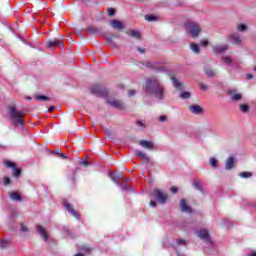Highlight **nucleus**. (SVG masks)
I'll return each instance as SVG.
<instances>
[{"label":"nucleus","mask_w":256,"mask_h":256,"mask_svg":"<svg viewBox=\"0 0 256 256\" xmlns=\"http://www.w3.org/2000/svg\"><path fill=\"white\" fill-rule=\"evenodd\" d=\"M142 89L146 95H153L156 99H159V101L165 99V88L161 80L155 76L146 78Z\"/></svg>","instance_id":"f257e3e1"},{"label":"nucleus","mask_w":256,"mask_h":256,"mask_svg":"<svg viewBox=\"0 0 256 256\" xmlns=\"http://www.w3.org/2000/svg\"><path fill=\"white\" fill-rule=\"evenodd\" d=\"M8 115L14 127H19V125H25V120H23V113H21V111H18L15 106L8 107Z\"/></svg>","instance_id":"f03ea898"},{"label":"nucleus","mask_w":256,"mask_h":256,"mask_svg":"<svg viewBox=\"0 0 256 256\" xmlns=\"http://www.w3.org/2000/svg\"><path fill=\"white\" fill-rule=\"evenodd\" d=\"M184 25L186 27L187 35H190L192 39H197L201 34V26L198 23L188 21Z\"/></svg>","instance_id":"7ed1b4c3"},{"label":"nucleus","mask_w":256,"mask_h":256,"mask_svg":"<svg viewBox=\"0 0 256 256\" xmlns=\"http://www.w3.org/2000/svg\"><path fill=\"white\" fill-rule=\"evenodd\" d=\"M143 67H147V69H152L153 71H165V66H161L159 62H151L147 61L142 63Z\"/></svg>","instance_id":"20e7f679"},{"label":"nucleus","mask_w":256,"mask_h":256,"mask_svg":"<svg viewBox=\"0 0 256 256\" xmlns=\"http://www.w3.org/2000/svg\"><path fill=\"white\" fill-rule=\"evenodd\" d=\"M153 196L155 197V199H157L160 205H165L167 203V196L165 193H163V191L154 190Z\"/></svg>","instance_id":"39448f33"},{"label":"nucleus","mask_w":256,"mask_h":256,"mask_svg":"<svg viewBox=\"0 0 256 256\" xmlns=\"http://www.w3.org/2000/svg\"><path fill=\"white\" fill-rule=\"evenodd\" d=\"M197 235L199 237V239H202L203 241H205V243H207L208 245H211V236H209V231H207L206 229H200L197 232Z\"/></svg>","instance_id":"423d86ee"},{"label":"nucleus","mask_w":256,"mask_h":256,"mask_svg":"<svg viewBox=\"0 0 256 256\" xmlns=\"http://www.w3.org/2000/svg\"><path fill=\"white\" fill-rule=\"evenodd\" d=\"M226 93L230 96L231 101H241V99H243V95L241 93H237V89L227 90Z\"/></svg>","instance_id":"0eeeda50"},{"label":"nucleus","mask_w":256,"mask_h":256,"mask_svg":"<svg viewBox=\"0 0 256 256\" xmlns=\"http://www.w3.org/2000/svg\"><path fill=\"white\" fill-rule=\"evenodd\" d=\"M64 207H65L66 211L69 213V215H72V217H75V219H77V221H79V219H80L79 212H77V210L73 209V206H71V204H69L68 202H64Z\"/></svg>","instance_id":"6e6552de"},{"label":"nucleus","mask_w":256,"mask_h":256,"mask_svg":"<svg viewBox=\"0 0 256 256\" xmlns=\"http://www.w3.org/2000/svg\"><path fill=\"white\" fill-rule=\"evenodd\" d=\"M109 25L112 27V29H116L117 31H122V29H125V24L117 19L110 20Z\"/></svg>","instance_id":"1a4fd4ad"},{"label":"nucleus","mask_w":256,"mask_h":256,"mask_svg":"<svg viewBox=\"0 0 256 256\" xmlns=\"http://www.w3.org/2000/svg\"><path fill=\"white\" fill-rule=\"evenodd\" d=\"M36 231L39 233V235H41L42 239H44V241L47 243V241L49 240V236L47 235V230L43 226L38 225L36 226Z\"/></svg>","instance_id":"9d476101"},{"label":"nucleus","mask_w":256,"mask_h":256,"mask_svg":"<svg viewBox=\"0 0 256 256\" xmlns=\"http://www.w3.org/2000/svg\"><path fill=\"white\" fill-rule=\"evenodd\" d=\"M213 52L216 53V55H219V53H225L227 49H229V45L223 44V45H217L212 47Z\"/></svg>","instance_id":"9b49d317"},{"label":"nucleus","mask_w":256,"mask_h":256,"mask_svg":"<svg viewBox=\"0 0 256 256\" xmlns=\"http://www.w3.org/2000/svg\"><path fill=\"white\" fill-rule=\"evenodd\" d=\"M235 167V158L233 156H229L226 160L225 169L226 171H231Z\"/></svg>","instance_id":"f8f14e48"},{"label":"nucleus","mask_w":256,"mask_h":256,"mask_svg":"<svg viewBox=\"0 0 256 256\" xmlns=\"http://www.w3.org/2000/svg\"><path fill=\"white\" fill-rule=\"evenodd\" d=\"M189 109L193 115H202L203 113V108L199 105H191Z\"/></svg>","instance_id":"ddd939ff"},{"label":"nucleus","mask_w":256,"mask_h":256,"mask_svg":"<svg viewBox=\"0 0 256 256\" xmlns=\"http://www.w3.org/2000/svg\"><path fill=\"white\" fill-rule=\"evenodd\" d=\"M180 207H181V211L183 213H192V210H191L190 206L187 205V201H185V199H182L180 201Z\"/></svg>","instance_id":"4468645a"},{"label":"nucleus","mask_w":256,"mask_h":256,"mask_svg":"<svg viewBox=\"0 0 256 256\" xmlns=\"http://www.w3.org/2000/svg\"><path fill=\"white\" fill-rule=\"evenodd\" d=\"M57 45H58V47H63V41H61V40H50L47 43L48 49H53V47H57Z\"/></svg>","instance_id":"2eb2a0df"},{"label":"nucleus","mask_w":256,"mask_h":256,"mask_svg":"<svg viewBox=\"0 0 256 256\" xmlns=\"http://www.w3.org/2000/svg\"><path fill=\"white\" fill-rule=\"evenodd\" d=\"M92 95H97V97H103V88L100 86H93L91 88Z\"/></svg>","instance_id":"dca6fc26"},{"label":"nucleus","mask_w":256,"mask_h":256,"mask_svg":"<svg viewBox=\"0 0 256 256\" xmlns=\"http://www.w3.org/2000/svg\"><path fill=\"white\" fill-rule=\"evenodd\" d=\"M139 145L143 147L144 149H153L155 145L151 141L141 140L139 142Z\"/></svg>","instance_id":"f3484780"},{"label":"nucleus","mask_w":256,"mask_h":256,"mask_svg":"<svg viewBox=\"0 0 256 256\" xmlns=\"http://www.w3.org/2000/svg\"><path fill=\"white\" fill-rule=\"evenodd\" d=\"M230 41H232L234 45H241V36L238 34H232L230 36Z\"/></svg>","instance_id":"a211bd4d"},{"label":"nucleus","mask_w":256,"mask_h":256,"mask_svg":"<svg viewBox=\"0 0 256 256\" xmlns=\"http://www.w3.org/2000/svg\"><path fill=\"white\" fill-rule=\"evenodd\" d=\"M108 104L111 107H115V109H121V107H123V103H121V101H119V100L109 101Z\"/></svg>","instance_id":"6ab92c4d"},{"label":"nucleus","mask_w":256,"mask_h":256,"mask_svg":"<svg viewBox=\"0 0 256 256\" xmlns=\"http://www.w3.org/2000/svg\"><path fill=\"white\" fill-rule=\"evenodd\" d=\"M172 83L176 89H179V90L183 89V83H181V80H178L177 78L172 77Z\"/></svg>","instance_id":"aec40b11"},{"label":"nucleus","mask_w":256,"mask_h":256,"mask_svg":"<svg viewBox=\"0 0 256 256\" xmlns=\"http://www.w3.org/2000/svg\"><path fill=\"white\" fill-rule=\"evenodd\" d=\"M121 177H123V175H121V174L116 175V174L110 173V178L115 183V185H117V187H119V185H120L119 179H121Z\"/></svg>","instance_id":"412c9836"},{"label":"nucleus","mask_w":256,"mask_h":256,"mask_svg":"<svg viewBox=\"0 0 256 256\" xmlns=\"http://www.w3.org/2000/svg\"><path fill=\"white\" fill-rule=\"evenodd\" d=\"M136 155L140 157V159H144L145 163H149V158L147 157V155H145L143 151L136 150Z\"/></svg>","instance_id":"4be33fe9"},{"label":"nucleus","mask_w":256,"mask_h":256,"mask_svg":"<svg viewBox=\"0 0 256 256\" xmlns=\"http://www.w3.org/2000/svg\"><path fill=\"white\" fill-rule=\"evenodd\" d=\"M119 39V35H112V36H110V37H107L106 38V41L110 44V45H112V47H117V44L115 43V42H113V39Z\"/></svg>","instance_id":"5701e85b"},{"label":"nucleus","mask_w":256,"mask_h":256,"mask_svg":"<svg viewBox=\"0 0 256 256\" xmlns=\"http://www.w3.org/2000/svg\"><path fill=\"white\" fill-rule=\"evenodd\" d=\"M10 199H12V201H21V194L17 192H12L10 193Z\"/></svg>","instance_id":"b1692460"},{"label":"nucleus","mask_w":256,"mask_h":256,"mask_svg":"<svg viewBox=\"0 0 256 256\" xmlns=\"http://www.w3.org/2000/svg\"><path fill=\"white\" fill-rule=\"evenodd\" d=\"M190 49H191V51H193V53H196V54H199L201 51L199 49V44H196V43L190 44Z\"/></svg>","instance_id":"393cba45"},{"label":"nucleus","mask_w":256,"mask_h":256,"mask_svg":"<svg viewBox=\"0 0 256 256\" xmlns=\"http://www.w3.org/2000/svg\"><path fill=\"white\" fill-rule=\"evenodd\" d=\"M221 59L225 65H233V59L231 57L223 56Z\"/></svg>","instance_id":"a878e982"},{"label":"nucleus","mask_w":256,"mask_h":256,"mask_svg":"<svg viewBox=\"0 0 256 256\" xmlns=\"http://www.w3.org/2000/svg\"><path fill=\"white\" fill-rule=\"evenodd\" d=\"M204 72L207 75V77H215V71L211 68H205Z\"/></svg>","instance_id":"bb28decb"},{"label":"nucleus","mask_w":256,"mask_h":256,"mask_svg":"<svg viewBox=\"0 0 256 256\" xmlns=\"http://www.w3.org/2000/svg\"><path fill=\"white\" fill-rule=\"evenodd\" d=\"M88 33H91L92 35H95L96 33H99V28L95 26H89L87 29Z\"/></svg>","instance_id":"cd10ccee"},{"label":"nucleus","mask_w":256,"mask_h":256,"mask_svg":"<svg viewBox=\"0 0 256 256\" xmlns=\"http://www.w3.org/2000/svg\"><path fill=\"white\" fill-rule=\"evenodd\" d=\"M145 20L148 22L157 21V16L153 14H148V15H145Z\"/></svg>","instance_id":"c85d7f7f"},{"label":"nucleus","mask_w":256,"mask_h":256,"mask_svg":"<svg viewBox=\"0 0 256 256\" xmlns=\"http://www.w3.org/2000/svg\"><path fill=\"white\" fill-rule=\"evenodd\" d=\"M34 99L36 101H49V97L44 96V95H36V96H34Z\"/></svg>","instance_id":"c756f323"},{"label":"nucleus","mask_w":256,"mask_h":256,"mask_svg":"<svg viewBox=\"0 0 256 256\" xmlns=\"http://www.w3.org/2000/svg\"><path fill=\"white\" fill-rule=\"evenodd\" d=\"M253 174L251 172H241L239 174V177H241L242 179H249V177H252Z\"/></svg>","instance_id":"7c9ffc66"},{"label":"nucleus","mask_w":256,"mask_h":256,"mask_svg":"<svg viewBox=\"0 0 256 256\" xmlns=\"http://www.w3.org/2000/svg\"><path fill=\"white\" fill-rule=\"evenodd\" d=\"M191 97V92L183 91L180 93V99H189Z\"/></svg>","instance_id":"2f4dec72"},{"label":"nucleus","mask_w":256,"mask_h":256,"mask_svg":"<svg viewBox=\"0 0 256 256\" xmlns=\"http://www.w3.org/2000/svg\"><path fill=\"white\" fill-rule=\"evenodd\" d=\"M193 187H195V189H197L198 191H203V187L201 186V182L195 180L193 182Z\"/></svg>","instance_id":"473e14b6"},{"label":"nucleus","mask_w":256,"mask_h":256,"mask_svg":"<svg viewBox=\"0 0 256 256\" xmlns=\"http://www.w3.org/2000/svg\"><path fill=\"white\" fill-rule=\"evenodd\" d=\"M131 37H134L135 39H141V34L137 30H132Z\"/></svg>","instance_id":"72a5a7b5"},{"label":"nucleus","mask_w":256,"mask_h":256,"mask_svg":"<svg viewBox=\"0 0 256 256\" xmlns=\"http://www.w3.org/2000/svg\"><path fill=\"white\" fill-rule=\"evenodd\" d=\"M240 111H242V113H247L249 111V105L241 104L240 105Z\"/></svg>","instance_id":"f704fd0d"},{"label":"nucleus","mask_w":256,"mask_h":256,"mask_svg":"<svg viewBox=\"0 0 256 256\" xmlns=\"http://www.w3.org/2000/svg\"><path fill=\"white\" fill-rule=\"evenodd\" d=\"M4 165H5V167H8L9 169H12V170L15 169V167H16L15 163H13L11 161H6L4 163Z\"/></svg>","instance_id":"c9c22d12"},{"label":"nucleus","mask_w":256,"mask_h":256,"mask_svg":"<svg viewBox=\"0 0 256 256\" xmlns=\"http://www.w3.org/2000/svg\"><path fill=\"white\" fill-rule=\"evenodd\" d=\"M9 241L7 240H0V249H6L8 247Z\"/></svg>","instance_id":"e433bc0d"},{"label":"nucleus","mask_w":256,"mask_h":256,"mask_svg":"<svg viewBox=\"0 0 256 256\" xmlns=\"http://www.w3.org/2000/svg\"><path fill=\"white\" fill-rule=\"evenodd\" d=\"M210 165L211 167H214V169H217V158L215 157L210 158Z\"/></svg>","instance_id":"4c0bfd02"},{"label":"nucleus","mask_w":256,"mask_h":256,"mask_svg":"<svg viewBox=\"0 0 256 256\" xmlns=\"http://www.w3.org/2000/svg\"><path fill=\"white\" fill-rule=\"evenodd\" d=\"M81 251H83V253H91L92 249L91 247L84 245L80 248Z\"/></svg>","instance_id":"58836bf2"},{"label":"nucleus","mask_w":256,"mask_h":256,"mask_svg":"<svg viewBox=\"0 0 256 256\" xmlns=\"http://www.w3.org/2000/svg\"><path fill=\"white\" fill-rule=\"evenodd\" d=\"M12 171H13L14 177H19V175H21V169L17 168V166L13 168Z\"/></svg>","instance_id":"ea45409f"},{"label":"nucleus","mask_w":256,"mask_h":256,"mask_svg":"<svg viewBox=\"0 0 256 256\" xmlns=\"http://www.w3.org/2000/svg\"><path fill=\"white\" fill-rule=\"evenodd\" d=\"M237 29H238V31H247V25L238 24Z\"/></svg>","instance_id":"a19ab883"},{"label":"nucleus","mask_w":256,"mask_h":256,"mask_svg":"<svg viewBox=\"0 0 256 256\" xmlns=\"http://www.w3.org/2000/svg\"><path fill=\"white\" fill-rule=\"evenodd\" d=\"M20 231L22 233H29V228H27V226H25L24 224H21Z\"/></svg>","instance_id":"79ce46f5"},{"label":"nucleus","mask_w":256,"mask_h":256,"mask_svg":"<svg viewBox=\"0 0 256 256\" xmlns=\"http://www.w3.org/2000/svg\"><path fill=\"white\" fill-rule=\"evenodd\" d=\"M107 13L110 17H113V15H115V9L113 8H108L107 9Z\"/></svg>","instance_id":"37998d69"},{"label":"nucleus","mask_w":256,"mask_h":256,"mask_svg":"<svg viewBox=\"0 0 256 256\" xmlns=\"http://www.w3.org/2000/svg\"><path fill=\"white\" fill-rule=\"evenodd\" d=\"M9 183H11V179L9 177H4L3 185L5 187H7V185H9Z\"/></svg>","instance_id":"c03bdc74"},{"label":"nucleus","mask_w":256,"mask_h":256,"mask_svg":"<svg viewBox=\"0 0 256 256\" xmlns=\"http://www.w3.org/2000/svg\"><path fill=\"white\" fill-rule=\"evenodd\" d=\"M199 87L201 91H207V89H209V87L203 83H200Z\"/></svg>","instance_id":"a18cd8bd"},{"label":"nucleus","mask_w":256,"mask_h":256,"mask_svg":"<svg viewBox=\"0 0 256 256\" xmlns=\"http://www.w3.org/2000/svg\"><path fill=\"white\" fill-rule=\"evenodd\" d=\"M176 244L177 245H186V242L183 239H178V240H176Z\"/></svg>","instance_id":"49530a36"},{"label":"nucleus","mask_w":256,"mask_h":256,"mask_svg":"<svg viewBox=\"0 0 256 256\" xmlns=\"http://www.w3.org/2000/svg\"><path fill=\"white\" fill-rule=\"evenodd\" d=\"M120 189H122V191H131V189L125 184L120 186Z\"/></svg>","instance_id":"de8ad7c7"},{"label":"nucleus","mask_w":256,"mask_h":256,"mask_svg":"<svg viewBox=\"0 0 256 256\" xmlns=\"http://www.w3.org/2000/svg\"><path fill=\"white\" fill-rule=\"evenodd\" d=\"M200 45H202V47H207V46L209 45V41H207V40H202V41L200 42Z\"/></svg>","instance_id":"09e8293b"},{"label":"nucleus","mask_w":256,"mask_h":256,"mask_svg":"<svg viewBox=\"0 0 256 256\" xmlns=\"http://www.w3.org/2000/svg\"><path fill=\"white\" fill-rule=\"evenodd\" d=\"M159 121L160 123H165V121H167V116H160Z\"/></svg>","instance_id":"8fccbe9b"},{"label":"nucleus","mask_w":256,"mask_h":256,"mask_svg":"<svg viewBox=\"0 0 256 256\" xmlns=\"http://www.w3.org/2000/svg\"><path fill=\"white\" fill-rule=\"evenodd\" d=\"M170 191H171V193H177V191H179V189L176 186H172L170 188Z\"/></svg>","instance_id":"3c124183"},{"label":"nucleus","mask_w":256,"mask_h":256,"mask_svg":"<svg viewBox=\"0 0 256 256\" xmlns=\"http://www.w3.org/2000/svg\"><path fill=\"white\" fill-rule=\"evenodd\" d=\"M136 93H137V91H135V90H129V91H128V95H129L130 97H133Z\"/></svg>","instance_id":"603ef678"},{"label":"nucleus","mask_w":256,"mask_h":256,"mask_svg":"<svg viewBox=\"0 0 256 256\" xmlns=\"http://www.w3.org/2000/svg\"><path fill=\"white\" fill-rule=\"evenodd\" d=\"M150 207H157V202L155 200H151Z\"/></svg>","instance_id":"864d4df0"},{"label":"nucleus","mask_w":256,"mask_h":256,"mask_svg":"<svg viewBox=\"0 0 256 256\" xmlns=\"http://www.w3.org/2000/svg\"><path fill=\"white\" fill-rule=\"evenodd\" d=\"M80 165H84L85 167H87V165H89V162L87 160H83Z\"/></svg>","instance_id":"5fc2aeb1"},{"label":"nucleus","mask_w":256,"mask_h":256,"mask_svg":"<svg viewBox=\"0 0 256 256\" xmlns=\"http://www.w3.org/2000/svg\"><path fill=\"white\" fill-rule=\"evenodd\" d=\"M106 135L107 137H109V139H111V136L113 135V133H111V130H107Z\"/></svg>","instance_id":"6e6d98bb"},{"label":"nucleus","mask_w":256,"mask_h":256,"mask_svg":"<svg viewBox=\"0 0 256 256\" xmlns=\"http://www.w3.org/2000/svg\"><path fill=\"white\" fill-rule=\"evenodd\" d=\"M137 51H139V53L143 54L145 53V49L141 48V47H138L137 48Z\"/></svg>","instance_id":"4d7b16f0"},{"label":"nucleus","mask_w":256,"mask_h":256,"mask_svg":"<svg viewBox=\"0 0 256 256\" xmlns=\"http://www.w3.org/2000/svg\"><path fill=\"white\" fill-rule=\"evenodd\" d=\"M51 111H55V107L54 106H51L48 108V113H51Z\"/></svg>","instance_id":"13d9d810"},{"label":"nucleus","mask_w":256,"mask_h":256,"mask_svg":"<svg viewBox=\"0 0 256 256\" xmlns=\"http://www.w3.org/2000/svg\"><path fill=\"white\" fill-rule=\"evenodd\" d=\"M77 35H79L80 37H83V32L81 30H78L77 32Z\"/></svg>","instance_id":"bf43d9fd"},{"label":"nucleus","mask_w":256,"mask_h":256,"mask_svg":"<svg viewBox=\"0 0 256 256\" xmlns=\"http://www.w3.org/2000/svg\"><path fill=\"white\" fill-rule=\"evenodd\" d=\"M60 156L63 157V159H67V154H63V152H60Z\"/></svg>","instance_id":"052dcab7"},{"label":"nucleus","mask_w":256,"mask_h":256,"mask_svg":"<svg viewBox=\"0 0 256 256\" xmlns=\"http://www.w3.org/2000/svg\"><path fill=\"white\" fill-rule=\"evenodd\" d=\"M136 123H137V125H138L139 127H143V126H144V125H143V122H141V121H137Z\"/></svg>","instance_id":"680f3d73"},{"label":"nucleus","mask_w":256,"mask_h":256,"mask_svg":"<svg viewBox=\"0 0 256 256\" xmlns=\"http://www.w3.org/2000/svg\"><path fill=\"white\" fill-rule=\"evenodd\" d=\"M246 79H248V80H249V79H253V76H252L251 74H247V75H246Z\"/></svg>","instance_id":"e2e57ef3"},{"label":"nucleus","mask_w":256,"mask_h":256,"mask_svg":"<svg viewBox=\"0 0 256 256\" xmlns=\"http://www.w3.org/2000/svg\"><path fill=\"white\" fill-rule=\"evenodd\" d=\"M248 256H256V252H251L248 254Z\"/></svg>","instance_id":"0e129e2a"},{"label":"nucleus","mask_w":256,"mask_h":256,"mask_svg":"<svg viewBox=\"0 0 256 256\" xmlns=\"http://www.w3.org/2000/svg\"><path fill=\"white\" fill-rule=\"evenodd\" d=\"M74 256H85V254H83V253H78V254H75Z\"/></svg>","instance_id":"69168bd1"},{"label":"nucleus","mask_w":256,"mask_h":256,"mask_svg":"<svg viewBox=\"0 0 256 256\" xmlns=\"http://www.w3.org/2000/svg\"><path fill=\"white\" fill-rule=\"evenodd\" d=\"M31 99H32L31 96L26 97V101H31Z\"/></svg>","instance_id":"338daca9"},{"label":"nucleus","mask_w":256,"mask_h":256,"mask_svg":"<svg viewBox=\"0 0 256 256\" xmlns=\"http://www.w3.org/2000/svg\"><path fill=\"white\" fill-rule=\"evenodd\" d=\"M252 207H256V202L252 204Z\"/></svg>","instance_id":"774afa93"}]
</instances>
